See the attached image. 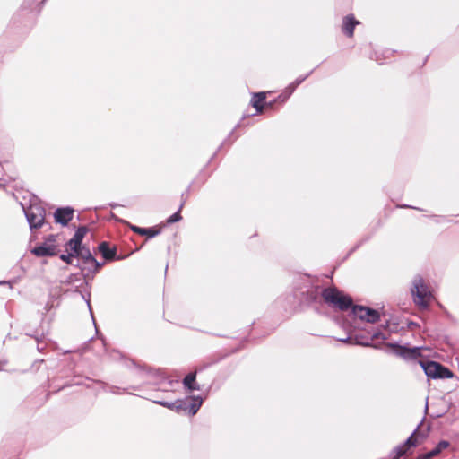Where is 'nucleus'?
<instances>
[{"label":"nucleus","instance_id":"19","mask_svg":"<svg viewBox=\"0 0 459 459\" xmlns=\"http://www.w3.org/2000/svg\"><path fill=\"white\" fill-rule=\"evenodd\" d=\"M182 207H183V204H181L179 210L177 212H175L174 214H172L171 216H169L168 218V220H167L168 223L171 224V223L177 222L181 220L180 210L182 209Z\"/></svg>","mask_w":459,"mask_h":459},{"label":"nucleus","instance_id":"28","mask_svg":"<svg viewBox=\"0 0 459 459\" xmlns=\"http://www.w3.org/2000/svg\"><path fill=\"white\" fill-rule=\"evenodd\" d=\"M359 344H362V345H368V342H359Z\"/></svg>","mask_w":459,"mask_h":459},{"label":"nucleus","instance_id":"20","mask_svg":"<svg viewBox=\"0 0 459 459\" xmlns=\"http://www.w3.org/2000/svg\"><path fill=\"white\" fill-rule=\"evenodd\" d=\"M415 432H416V430L404 442L403 446L406 448L411 447V446H416L418 445V442H417L416 438L414 437Z\"/></svg>","mask_w":459,"mask_h":459},{"label":"nucleus","instance_id":"17","mask_svg":"<svg viewBox=\"0 0 459 459\" xmlns=\"http://www.w3.org/2000/svg\"><path fill=\"white\" fill-rule=\"evenodd\" d=\"M81 247V243L75 242L73 238H71L66 244V250L75 255L79 251Z\"/></svg>","mask_w":459,"mask_h":459},{"label":"nucleus","instance_id":"2","mask_svg":"<svg viewBox=\"0 0 459 459\" xmlns=\"http://www.w3.org/2000/svg\"><path fill=\"white\" fill-rule=\"evenodd\" d=\"M411 291L417 306L422 308H426L429 306L432 299V294L420 276L414 278Z\"/></svg>","mask_w":459,"mask_h":459},{"label":"nucleus","instance_id":"21","mask_svg":"<svg viewBox=\"0 0 459 459\" xmlns=\"http://www.w3.org/2000/svg\"><path fill=\"white\" fill-rule=\"evenodd\" d=\"M75 257L74 253L69 252L67 255H61L60 259L65 262L66 264H72V259Z\"/></svg>","mask_w":459,"mask_h":459},{"label":"nucleus","instance_id":"5","mask_svg":"<svg viewBox=\"0 0 459 459\" xmlns=\"http://www.w3.org/2000/svg\"><path fill=\"white\" fill-rule=\"evenodd\" d=\"M352 314L368 323H376L379 319V314L377 310L363 306H353Z\"/></svg>","mask_w":459,"mask_h":459},{"label":"nucleus","instance_id":"27","mask_svg":"<svg viewBox=\"0 0 459 459\" xmlns=\"http://www.w3.org/2000/svg\"><path fill=\"white\" fill-rule=\"evenodd\" d=\"M351 338L348 337V338H345V339H340L341 342H346L350 340Z\"/></svg>","mask_w":459,"mask_h":459},{"label":"nucleus","instance_id":"8","mask_svg":"<svg viewBox=\"0 0 459 459\" xmlns=\"http://www.w3.org/2000/svg\"><path fill=\"white\" fill-rule=\"evenodd\" d=\"M74 210L70 207L58 208L55 212L54 217L57 223L66 225L73 219Z\"/></svg>","mask_w":459,"mask_h":459},{"label":"nucleus","instance_id":"1","mask_svg":"<svg viewBox=\"0 0 459 459\" xmlns=\"http://www.w3.org/2000/svg\"><path fill=\"white\" fill-rule=\"evenodd\" d=\"M322 297L326 304L333 308L344 311L352 307V299L335 287L325 288Z\"/></svg>","mask_w":459,"mask_h":459},{"label":"nucleus","instance_id":"18","mask_svg":"<svg viewBox=\"0 0 459 459\" xmlns=\"http://www.w3.org/2000/svg\"><path fill=\"white\" fill-rule=\"evenodd\" d=\"M87 232V229L85 227H80L75 231L74 237L72 238L75 242H79L82 244V239Z\"/></svg>","mask_w":459,"mask_h":459},{"label":"nucleus","instance_id":"22","mask_svg":"<svg viewBox=\"0 0 459 459\" xmlns=\"http://www.w3.org/2000/svg\"><path fill=\"white\" fill-rule=\"evenodd\" d=\"M131 230L134 232L138 233L139 235H142V236H144L145 234H147L146 228H140L138 226L132 225Z\"/></svg>","mask_w":459,"mask_h":459},{"label":"nucleus","instance_id":"24","mask_svg":"<svg viewBox=\"0 0 459 459\" xmlns=\"http://www.w3.org/2000/svg\"><path fill=\"white\" fill-rule=\"evenodd\" d=\"M146 230L147 234L145 235L148 236V238H153L160 233V230H156L155 228H146Z\"/></svg>","mask_w":459,"mask_h":459},{"label":"nucleus","instance_id":"3","mask_svg":"<svg viewBox=\"0 0 459 459\" xmlns=\"http://www.w3.org/2000/svg\"><path fill=\"white\" fill-rule=\"evenodd\" d=\"M425 374L433 379L451 378L453 373L450 369L436 361L420 362Z\"/></svg>","mask_w":459,"mask_h":459},{"label":"nucleus","instance_id":"14","mask_svg":"<svg viewBox=\"0 0 459 459\" xmlns=\"http://www.w3.org/2000/svg\"><path fill=\"white\" fill-rule=\"evenodd\" d=\"M265 100V93L264 92H259L254 94L252 98V105L253 107L260 112L262 110V105L261 103Z\"/></svg>","mask_w":459,"mask_h":459},{"label":"nucleus","instance_id":"13","mask_svg":"<svg viewBox=\"0 0 459 459\" xmlns=\"http://www.w3.org/2000/svg\"><path fill=\"white\" fill-rule=\"evenodd\" d=\"M157 403L164 406V407H167L170 410H174L178 412L179 411H182V410H186V407H185V402L182 401V400H178L174 403H168V402H157Z\"/></svg>","mask_w":459,"mask_h":459},{"label":"nucleus","instance_id":"4","mask_svg":"<svg viewBox=\"0 0 459 459\" xmlns=\"http://www.w3.org/2000/svg\"><path fill=\"white\" fill-rule=\"evenodd\" d=\"M27 221L31 229L40 228L45 220V209L38 204H31L28 208H23Z\"/></svg>","mask_w":459,"mask_h":459},{"label":"nucleus","instance_id":"23","mask_svg":"<svg viewBox=\"0 0 459 459\" xmlns=\"http://www.w3.org/2000/svg\"><path fill=\"white\" fill-rule=\"evenodd\" d=\"M307 76L305 77H302V78H298L293 83H291L288 89L290 90V93L295 90V88L299 85L305 79H306Z\"/></svg>","mask_w":459,"mask_h":459},{"label":"nucleus","instance_id":"11","mask_svg":"<svg viewBox=\"0 0 459 459\" xmlns=\"http://www.w3.org/2000/svg\"><path fill=\"white\" fill-rule=\"evenodd\" d=\"M99 250L106 260H112L116 255V250L111 248L107 242H102L99 246Z\"/></svg>","mask_w":459,"mask_h":459},{"label":"nucleus","instance_id":"6","mask_svg":"<svg viewBox=\"0 0 459 459\" xmlns=\"http://www.w3.org/2000/svg\"><path fill=\"white\" fill-rule=\"evenodd\" d=\"M393 348L396 355L405 359H414L421 355L420 347L408 348L405 346L394 345Z\"/></svg>","mask_w":459,"mask_h":459},{"label":"nucleus","instance_id":"9","mask_svg":"<svg viewBox=\"0 0 459 459\" xmlns=\"http://www.w3.org/2000/svg\"><path fill=\"white\" fill-rule=\"evenodd\" d=\"M75 257H81L85 260L87 263L91 264L95 266L96 270H99L103 264L99 263L91 255L89 248L84 247H81L79 251L75 254Z\"/></svg>","mask_w":459,"mask_h":459},{"label":"nucleus","instance_id":"16","mask_svg":"<svg viewBox=\"0 0 459 459\" xmlns=\"http://www.w3.org/2000/svg\"><path fill=\"white\" fill-rule=\"evenodd\" d=\"M449 446H450V443L448 441L442 440L437 445V446L434 449L429 451V454L431 455L432 457H434V456L439 455L444 449H446L447 447H449Z\"/></svg>","mask_w":459,"mask_h":459},{"label":"nucleus","instance_id":"10","mask_svg":"<svg viewBox=\"0 0 459 459\" xmlns=\"http://www.w3.org/2000/svg\"><path fill=\"white\" fill-rule=\"evenodd\" d=\"M359 22L353 16H346L342 22V31L349 37H352L355 26Z\"/></svg>","mask_w":459,"mask_h":459},{"label":"nucleus","instance_id":"25","mask_svg":"<svg viewBox=\"0 0 459 459\" xmlns=\"http://www.w3.org/2000/svg\"><path fill=\"white\" fill-rule=\"evenodd\" d=\"M431 458H432V456L429 452L426 454L420 455L416 459H431Z\"/></svg>","mask_w":459,"mask_h":459},{"label":"nucleus","instance_id":"26","mask_svg":"<svg viewBox=\"0 0 459 459\" xmlns=\"http://www.w3.org/2000/svg\"><path fill=\"white\" fill-rule=\"evenodd\" d=\"M431 458H432V456L429 452L426 454L420 455L416 459H431Z\"/></svg>","mask_w":459,"mask_h":459},{"label":"nucleus","instance_id":"7","mask_svg":"<svg viewBox=\"0 0 459 459\" xmlns=\"http://www.w3.org/2000/svg\"><path fill=\"white\" fill-rule=\"evenodd\" d=\"M32 253L37 256H52L56 253V247L50 242H45L32 249Z\"/></svg>","mask_w":459,"mask_h":459},{"label":"nucleus","instance_id":"12","mask_svg":"<svg viewBox=\"0 0 459 459\" xmlns=\"http://www.w3.org/2000/svg\"><path fill=\"white\" fill-rule=\"evenodd\" d=\"M183 384L189 391L199 390V386L195 384V373H190L186 376Z\"/></svg>","mask_w":459,"mask_h":459},{"label":"nucleus","instance_id":"15","mask_svg":"<svg viewBox=\"0 0 459 459\" xmlns=\"http://www.w3.org/2000/svg\"><path fill=\"white\" fill-rule=\"evenodd\" d=\"M201 404H202V400H200L199 398H195L194 399V403H192L190 405H186V403H185V407H186V410H183L184 411H188L189 414L191 415H195L199 408L201 407Z\"/></svg>","mask_w":459,"mask_h":459}]
</instances>
